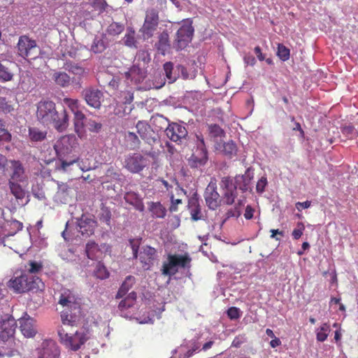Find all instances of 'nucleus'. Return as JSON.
<instances>
[{
  "label": "nucleus",
  "mask_w": 358,
  "mask_h": 358,
  "mask_svg": "<svg viewBox=\"0 0 358 358\" xmlns=\"http://www.w3.org/2000/svg\"><path fill=\"white\" fill-rule=\"evenodd\" d=\"M58 303L66 308L61 313L62 325L58 329L59 341L66 348L77 351L88 340V332L73 328L83 317L82 299L72 291L65 289L60 295Z\"/></svg>",
  "instance_id": "obj_1"
},
{
  "label": "nucleus",
  "mask_w": 358,
  "mask_h": 358,
  "mask_svg": "<svg viewBox=\"0 0 358 358\" xmlns=\"http://www.w3.org/2000/svg\"><path fill=\"white\" fill-rule=\"evenodd\" d=\"M36 115L39 122L47 127L52 126L58 132L64 131L69 127V115L66 110H57L56 103L52 101H40L36 104Z\"/></svg>",
  "instance_id": "obj_2"
},
{
  "label": "nucleus",
  "mask_w": 358,
  "mask_h": 358,
  "mask_svg": "<svg viewBox=\"0 0 358 358\" xmlns=\"http://www.w3.org/2000/svg\"><path fill=\"white\" fill-rule=\"evenodd\" d=\"M7 286L16 294L43 292L45 289V284L40 278L29 275L22 270L14 272L12 278L8 281Z\"/></svg>",
  "instance_id": "obj_3"
},
{
  "label": "nucleus",
  "mask_w": 358,
  "mask_h": 358,
  "mask_svg": "<svg viewBox=\"0 0 358 358\" xmlns=\"http://www.w3.org/2000/svg\"><path fill=\"white\" fill-rule=\"evenodd\" d=\"M76 144L73 135H65L57 141L54 149L59 161L57 169L67 171L68 168L77 162L78 157L75 154Z\"/></svg>",
  "instance_id": "obj_4"
},
{
  "label": "nucleus",
  "mask_w": 358,
  "mask_h": 358,
  "mask_svg": "<svg viewBox=\"0 0 358 358\" xmlns=\"http://www.w3.org/2000/svg\"><path fill=\"white\" fill-rule=\"evenodd\" d=\"M191 261L192 259L187 253L168 254L166 259L163 262L161 273L164 276L171 277L178 272L180 268H189Z\"/></svg>",
  "instance_id": "obj_5"
},
{
  "label": "nucleus",
  "mask_w": 358,
  "mask_h": 358,
  "mask_svg": "<svg viewBox=\"0 0 358 358\" xmlns=\"http://www.w3.org/2000/svg\"><path fill=\"white\" fill-rule=\"evenodd\" d=\"M17 55L25 59H35L40 53L36 41L27 35L20 36L17 43Z\"/></svg>",
  "instance_id": "obj_6"
},
{
  "label": "nucleus",
  "mask_w": 358,
  "mask_h": 358,
  "mask_svg": "<svg viewBox=\"0 0 358 358\" xmlns=\"http://www.w3.org/2000/svg\"><path fill=\"white\" fill-rule=\"evenodd\" d=\"M159 22V12L155 8H149L145 12L144 22L139 29L143 40H148L154 36Z\"/></svg>",
  "instance_id": "obj_7"
},
{
  "label": "nucleus",
  "mask_w": 358,
  "mask_h": 358,
  "mask_svg": "<svg viewBox=\"0 0 358 358\" xmlns=\"http://www.w3.org/2000/svg\"><path fill=\"white\" fill-rule=\"evenodd\" d=\"M17 327L15 318L10 315H4L0 319V341L7 342L9 347L15 345L13 336Z\"/></svg>",
  "instance_id": "obj_8"
},
{
  "label": "nucleus",
  "mask_w": 358,
  "mask_h": 358,
  "mask_svg": "<svg viewBox=\"0 0 358 358\" xmlns=\"http://www.w3.org/2000/svg\"><path fill=\"white\" fill-rule=\"evenodd\" d=\"M198 143L195 152L188 159V165L193 169L204 166L208 161V152L202 136H196Z\"/></svg>",
  "instance_id": "obj_9"
},
{
  "label": "nucleus",
  "mask_w": 358,
  "mask_h": 358,
  "mask_svg": "<svg viewBox=\"0 0 358 358\" xmlns=\"http://www.w3.org/2000/svg\"><path fill=\"white\" fill-rule=\"evenodd\" d=\"M64 102L68 104L74 113L75 131L80 138L87 136L86 126L84 123L85 115L78 110V101L71 99H64Z\"/></svg>",
  "instance_id": "obj_10"
},
{
  "label": "nucleus",
  "mask_w": 358,
  "mask_h": 358,
  "mask_svg": "<svg viewBox=\"0 0 358 358\" xmlns=\"http://www.w3.org/2000/svg\"><path fill=\"white\" fill-rule=\"evenodd\" d=\"M149 164V160L140 153L129 154L125 157L124 166L129 172L137 173Z\"/></svg>",
  "instance_id": "obj_11"
},
{
  "label": "nucleus",
  "mask_w": 358,
  "mask_h": 358,
  "mask_svg": "<svg viewBox=\"0 0 358 358\" xmlns=\"http://www.w3.org/2000/svg\"><path fill=\"white\" fill-rule=\"evenodd\" d=\"M9 164V173L8 182L27 183L28 176L23 164L20 160L10 159Z\"/></svg>",
  "instance_id": "obj_12"
},
{
  "label": "nucleus",
  "mask_w": 358,
  "mask_h": 358,
  "mask_svg": "<svg viewBox=\"0 0 358 358\" xmlns=\"http://www.w3.org/2000/svg\"><path fill=\"white\" fill-rule=\"evenodd\" d=\"M204 199L208 207L211 210H215L221 203L220 196L217 189V181L211 178L204 192Z\"/></svg>",
  "instance_id": "obj_13"
},
{
  "label": "nucleus",
  "mask_w": 358,
  "mask_h": 358,
  "mask_svg": "<svg viewBox=\"0 0 358 358\" xmlns=\"http://www.w3.org/2000/svg\"><path fill=\"white\" fill-rule=\"evenodd\" d=\"M194 33V28L190 23H184L178 30L176 38V48L177 50L184 49L191 41Z\"/></svg>",
  "instance_id": "obj_14"
},
{
  "label": "nucleus",
  "mask_w": 358,
  "mask_h": 358,
  "mask_svg": "<svg viewBox=\"0 0 358 358\" xmlns=\"http://www.w3.org/2000/svg\"><path fill=\"white\" fill-rule=\"evenodd\" d=\"M166 136L172 141L180 143L187 135L186 128L178 123H169L165 129Z\"/></svg>",
  "instance_id": "obj_15"
},
{
  "label": "nucleus",
  "mask_w": 358,
  "mask_h": 358,
  "mask_svg": "<svg viewBox=\"0 0 358 358\" xmlns=\"http://www.w3.org/2000/svg\"><path fill=\"white\" fill-rule=\"evenodd\" d=\"M136 131L140 138L151 145L156 142V134L151 126L144 120H139L136 124Z\"/></svg>",
  "instance_id": "obj_16"
},
{
  "label": "nucleus",
  "mask_w": 358,
  "mask_h": 358,
  "mask_svg": "<svg viewBox=\"0 0 358 358\" xmlns=\"http://www.w3.org/2000/svg\"><path fill=\"white\" fill-rule=\"evenodd\" d=\"M157 257V250L149 245L143 248L139 254V259L145 270H149L153 266Z\"/></svg>",
  "instance_id": "obj_17"
},
{
  "label": "nucleus",
  "mask_w": 358,
  "mask_h": 358,
  "mask_svg": "<svg viewBox=\"0 0 358 358\" xmlns=\"http://www.w3.org/2000/svg\"><path fill=\"white\" fill-rule=\"evenodd\" d=\"M20 329L22 334L27 338H32L36 334L34 321L32 318L22 317L19 320Z\"/></svg>",
  "instance_id": "obj_18"
},
{
  "label": "nucleus",
  "mask_w": 358,
  "mask_h": 358,
  "mask_svg": "<svg viewBox=\"0 0 358 358\" xmlns=\"http://www.w3.org/2000/svg\"><path fill=\"white\" fill-rule=\"evenodd\" d=\"M59 354L58 346L51 341L43 344L40 358H58Z\"/></svg>",
  "instance_id": "obj_19"
},
{
  "label": "nucleus",
  "mask_w": 358,
  "mask_h": 358,
  "mask_svg": "<svg viewBox=\"0 0 358 358\" xmlns=\"http://www.w3.org/2000/svg\"><path fill=\"white\" fill-rule=\"evenodd\" d=\"M188 209L192 220L198 221L203 218V215L201 213V207L198 199L192 197L189 200Z\"/></svg>",
  "instance_id": "obj_20"
},
{
  "label": "nucleus",
  "mask_w": 358,
  "mask_h": 358,
  "mask_svg": "<svg viewBox=\"0 0 358 358\" xmlns=\"http://www.w3.org/2000/svg\"><path fill=\"white\" fill-rule=\"evenodd\" d=\"M125 201L133 206L137 210L143 212L145 210V206L143 199L141 196L134 192H127L124 196Z\"/></svg>",
  "instance_id": "obj_21"
},
{
  "label": "nucleus",
  "mask_w": 358,
  "mask_h": 358,
  "mask_svg": "<svg viewBox=\"0 0 358 358\" xmlns=\"http://www.w3.org/2000/svg\"><path fill=\"white\" fill-rule=\"evenodd\" d=\"M71 188L66 184H61L58 186V190L55 194V199L57 202L67 203L71 200Z\"/></svg>",
  "instance_id": "obj_22"
},
{
  "label": "nucleus",
  "mask_w": 358,
  "mask_h": 358,
  "mask_svg": "<svg viewBox=\"0 0 358 358\" xmlns=\"http://www.w3.org/2000/svg\"><path fill=\"white\" fill-rule=\"evenodd\" d=\"M14 63L10 61L0 62V81L8 82L13 78V73L10 69V66H13Z\"/></svg>",
  "instance_id": "obj_23"
},
{
  "label": "nucleus",
  "mask_w": 358,
  "mask_h": 358,
  "mask_svg": "<svg viewBox=\"0 0 358 358\" xmlns=\"http://www.w3.org/2000/svg\"><path fill=\"white\" fill-rule=\"evenodd\" d=\"M148 210L153 218H164L166 215V208L158 201L148 203Z\"/></svg>",
  "instance_id": "obj_24"
},
{
  "label": "nucleus",
  "mask_w": 358,
  "mask_h": 358,
  "mask_svg": "<svg viewBox=\"0 0 358 358\" xmlns=\"http://www.w3.org/2000/svg\"><path fill=\"white\" fill-rule=\"evenodd\" d=\"M28 137L31 143H38L43 141L47 137V131L41 129L38 127H29L28 129Z\"/></svg>",
  "instance_id": "obj_25"
},
{
  "label": "nucleus",
  "mask_w": 358,
  "mask_h": 358,
  "mask_svg": "<svg viewBox=\"0 0 358 358\" xmlns=\"http://www.w3.org/2000/svg\"><path fill=\"white\" fill-rule=\"evenodd\" d=\"M216 149L222 151L225 155L229 157L235 156L237 153V147L233 141L224 143H218L216 145Z\"/></svg>",
  "instance_id": "obj_26"
},
{
  "label": "nucleus",
  "mask_w": 358,
  "mask_h": 358,
  "mask_svg": "<svg viewBox=\"0 0 358 358\" xmlns=\"http://www.w3.org/2000/svg\"><path fill=\"white\" fill-rule=\"evenodd\" d=\"M156 48L162 55H165L170 48L169 36L167 31H162L158 37V42L156 43Z\"/></svg>",
  "instance_id": "obj_27"
},
{
  "label": "nucleus",
  "mask_w": 358,
  "mask_h": 358,
  "mask_svg": "<svg viewBox=\"0 0 358 358\" xmlns=\"http://www.w3.org/2000/svg\"><path fill=\"white\" fill-rule=\"evenodd\" d=\"M77 227L78 232L80 233L83 238H87L89 236L90 217L88 215L83 214L81 217L78 220Z\"/></svg>",
  "instance_id": "obj_28"
},
{
  "label": "nucleus",
  "mask_w": 358,
  "mask_h": 358,
  "mask_svg": "<svg viewBox=\"0 0 358 358\" xmlns=\"http://www.w3.org/2000/svg\"><path fill=\"white\" fill-rule=\"evenodd\" d=\"M22 182H8L10 193L17 200H22L25 197L26 192L22 186Z\"/></svg>",
  "instance_id": "obj_29"
},
{
  "label": "nucleus",
  "mask_w": 358,
  "mask_h": 358,
  "mask_svg": "<svg viewBox=\"0 0 358 358\" xmlns=\"http://www.w3.org/2000/svg\"><path fill=\"white\" fill-rule=\"evenodd\" d=\"M52 78L57 85L62 87H68L71 81L70 76L62 71H55L52 74Z\"/></svg>",
  "instance_id": "obj_30"
},
{
  "label": "nucleus",
  "mask_w": 358,
  "mask_h": 358,
  "mask_svg": "<svg viewBox=\"0 0 358 358\" xmlns=\"http://www.w3.org/2000/svg\"><path fill=\"white\" fill-rule=\"evenodd\" d=\"M219 185L222 192H237V187L229 176L222 178Z\"/></svg>",
  "instance_id": "obj_31"
},
{
  "label": "nucleus",
  "mask_w": 358,
  "mask_h": 358,
  "mask_svg": "<svg viewBox=\"0 0 358 358\" xmlns=\"http://www.w3.org/2000/svg\"><path fill=\"white\" fill-rule=\"evenodd\" d=\"M43 264L42 262L29 260L25 265L26 273L29 275H36L42 271Z\"/></svg>",
  "instance_id": "obj_32"
},
{
  "label": "nucleus",
  "mask_w": 358,
  "mask_h": 358,
  "mask_svg": "<svg viewBox=\"0 0 358 358\" xmlns=\"http://www.w3.org/2000/svg\"><path fill=\"white\" fill-rule=\"evenodd\" d=\"M135 283V278L131 275H129L126 278L124 281L122 282V285L120 286L116 298H122L123 297L128 291L131 288V287Z\"/></svg>",
  "instance_id": "obj_33"
},
{
  "label": "nucleus",
  "mask_w": 358,
  "mask_h": 358,
  "mask_svg": "<svg viewBox=\"0 0 358 358\" xmlns=\"http://www.w3.org/2000/svg\"><path fill=\"white\" fill-rule=\"evenodd\" d=\"M125 140L132 150L138 149L141 146V140L138 136L134 132L128 131L125 135Z\"/></svg>",
  "instance_id": "obj_34"
},
{
  "label": "nucleus",
  "mask_w": 358,
  "mask_h": 358,
  "mask_svg": "<svg viewBox=\"0 0 358 358\" xmlns=\"http://www.w3.org/2000/svg\"><path fill=\"white\" fill-rule=\"evenodd\" d=\"M331 331L328 323H323L320 328L316 330V339L317 341L324 342L327 340Z\"/></svg>",
  "instance_id": "obj_35"
},
{
  "label": "nucleus",
  "mask_w": 358,
  "mask_h": 358,
  "mask_svg": "<svg viewBox=\"0 0 358 358\" xmlns=\"http://www.w3.org/2000/svg\"><path fill=\"white\" fill-rule=\"evenodd\" d=\"M64 68L65 70L75 75L80 76L85 72V69L81 66L73 63L71 61H67L64 63Z\"/></svg>",
  "instance_id": "obj_36"
},
{
  "label": "nucleus",
  "mask_w": 358,
  "mask_h": 358,
  "mask_svg": "<svg viewBox=\"0 0 358 358\" xmlns=\"http://www.w3.org/2000/svg\"><path fill=\"white\" fill-rule=\"evenodd\" d=\"M91 6L92 7V12L96 15H100L106 10L108 4L105 0H91Z\"/></svg>",
  "instance_id": "obj_37"
},
{
  "label": "nucleus",
  "mask_w": 358,
  "mask_h": 358,
  "mask_svg": "<svg viewBox=\"0 0 358 358\" xmlns=\"http://www.w3.org/2000/svg\"><path fill=\"white\" fill-rule=\"evenodd\" d=\"M124 44L129 48H137V41L135 38V31L133 29L128 30L124 37Z\"/></svg>",
  "instance_id": "obj_38"
},
{
  "label": "nucleus",
  "mask_w": 358,
  "mask_h": 358,
  "mask_svg": "<svg viewBox=\"0 0 358 358\" xmlns=\"http://www.w3.org/2000/svg\"><path fill=\"white\" fill-rule=\"evenodd\" d=\"M97 218L101 222L106 223L109 226L111 218V213L110 210L106 207L102 206L97 214Z\"/></svg>",
  "instance_id": "obj_39"
},
{
  "label": "nucleus",
  "mask_w": 358,
  "mask_h": 358,
  "mask_svg": "<svg viewBox=\"0 0 358 358\" xmlns=\"http://www.w3.org/2000/svg\"><path fill=\"white\" fill-rule=\"evenodd\" d=\"M124 29L123 24L113 22L107 28V33L111 36H117Z\"/></svg>",
  "instance_id": "obj_40"
},
{
  "label": "nucleus",
  "mask_w": 358,
  "mask_h": 358,
  "mask_svg": "<svg viewBox=\"0 0 358 358\" xmlns=\"http://www.w3.org/2000/svg\"><path fill=\"white\" fill-rule=\"evenodd\" d=\"M94 275L97 278L103 280L108 278L109 272L108 271L106 268L102 264H101V262H99L96 266V268L94 271Z\"/></svg>",
  "instance_id": "obj_41"
},
{
  "label": "nucleus",
  "mask_w": 358,
  "mask_h": 358,
  "mask_svg": "<svg viewBox=\"0 0 358 358\" xmlns=\"http://www.w3.org/2000/svg\"><path fill=\"white\" fill-rule=\"evenodd\" d=\"M164 70L169 82L173 83L176 80V76L173 73V64L171 62H166L164 64Z\"/></svg>",
  "instance_id": "obj_42"
},
{
  "label": "nucleus",
  "mask_w": 358,
  "mask_h": 358,
  "mask_svg": "<svg viewBox=\"0 0 358 358\" xmlns=\"http://www.w3.org/2000/svg\"><path fill=\"white\" fill-rule=\"evenodd\" d=\"M277 55L283 62L287 61L289 59L290 50L283 44L279 43L278 45Z\"/></svg>",
  "instance_id": "obj_43"
},
{
  "label": "nucleus",
  "mask_w": 358,
  "mask_h": 358,
  "mask_svg": "<svg viewBox=\"0 0 358 358\" xmlns=\"http://www.w3.org/2000/svg\"><path fill=\"white\" fill-rule=\"evenodd\" d=\"M242 206V201H238L237 203H236L234 209H229L227 210L226 215L227 218L229 217H238L241 214V207Z\"/></svg>",
  "instance_id": "obj_44"
},
{
  "label": "nucleus",
  "mask_w": 358,
  "mask_h": 358,
  "mask_svg": "<svg viewBox=\"0 0 358 358\" xmlns=\"http://www.w3.org/2000/svg\"><path fill=\"white\" fill-rule=\"evenodd\" d=\"M141 239H129V244L133 252L134 258L136 259L138 255V249L141 244Z\"/></svg>",
  "instance_id": "obj_45"
},
{
  "label": "nucleus",
  "mask_w": 358,
  "mask_h": 358,
  "mask_svg": "<svg viewBox=\"0 0 358 358\" xmlns=\"http://www.w3.org/2000/svg\"><path fill=\"white\" fill-rule=\"evenodd\" d=\"M106 48L105 44L102 40H94L93 45L91 46V49L95 53L101 52Z\"/></svg>",
  "instance_id": "obj_46"
},
{
  "label": "nucleus",
  "mask_w": 358,
  "mask_h": 358,
  "mask_svg": "<svg viewBox=\"0 0 358 358\" xmlns=\"http://www.w3.org/2000/svg\"><path fill=\"white\" fill-rule=\"evenodd\" d=\"M210 134L214 137L221 136L224 134L222 129L217 124H210L208 127Z\"/></svg>",
  "instance_id": "obj_47"
},
{
  "label": "nucleus",
  "mask_w": 358,
  "mask_h": 358,
  "mask_svg": "<svg viewBox=\"0 0 358 358\" xmlns=\"http://www.w3.org/2000/svg\"><path fill=\"white\" fill-rule=\"evenodd\" d=\"M100 95L99 92L94 93L91 92V107L99 108L101 106Z\"/></svg>",
  "instance_id": "obj_48"
},
{
  "label": "nucleus",
  "mask_w": 358,
  "mask_h": 358,
  "mask_svg": "<svg viewBox=\"0 0 358 358\" xmlns=\"http://www.w3.org/2000/svg\"><path fill=\"white\" fill-rule=\"evenodd\" d=\"M13 108L8 103L6 99L4 97H0V110L8 113L13 110Z\"/></svg>",
  "instance_id": "obj_49"
},
{
  "label": "nucleus",
  "mask_w": 358,
  "mask_h": 358,
  "mask_svg": "<svg viewBox=\"0 0 358 358\" xmlns=\"http://www.w3.org/2000/svg\"><path fill=\"white\" fill-rule=\"evenodd\" d=\"M237 196V192H223V200L227 205H231L234 203L235 198Z\"/></svg>",
  "instance_id": "obj_50"
},
{
  "label": "nucleus",
  "mask_w": 358,
  "mask_h": 358,
  "mask_svg": "<svg viewBox=\"0 0 358 358\" xmlns=\"http://www.w3.org/2000/svg\"><path fill=\"white\" fill-rule=\"evenodd\" d=\"M227 316L231 320H236L241 317V310L238 308L231 307L227 310Z\"/></svg>",
  "instance_id": "obj_51"
},
{
  "label": "nucleus",
  "mask_w": 358,
  "mask_h": 358,
  "mask_svg": "<svg viewBox=\"0 0 358 358\" xmlns=\"http://www.w3.org/2000/svg\"><path fill=\"white\" fill-rule=\"evenodd\" d=\"M267 178L265 176H262L257 182V192L259 194L263 193L265 190V187L267 185Z\"/></svg>",
  "instance_id": "obj_52"
},
{
  "label": "nucleus",
  "mask_w": 358,
  "mask_h": 358,
  "mask_svg": "<svg viewBox=\"0 0 358 358\" xmlns=\"http://www.w3.org/2000/svg\"><path fill=\"white\" fill-rule=\"evenodd\" d=\"M171 204L169 208L171 212H176L178 210V205L182 203V200L180 199H174L173 195L171 196Z\"/></svg>",
  "instance_id": "obj_53"
},
{
  "label": "nucleus",
  "mask_w": 358,
  "mask_h": 358,
  "mask_svg": "<svg viewBox=\"0 0 358 358\" xmlns=\"http://www.w3.org/2000/svg\"><path fill=\"white\" fill-rule=\"evenodd\" d=\"M132 306H133L129 302V299H127V298H124V299H122L120 302L118 308H119L120 310H126V309H127L129 308H131Z\"/></svg>",
  "instance_id": "obj_54"
},
{
  "label": "nucleus",
  "mask_w": 358,
  "mask_h": 358,
  "mask_svg": "<svg viewBox=\"0 0 358 358\" xmlns=\"http://www.w3.org/2000/svg\"><path fill=\"white\" fill-rule=\"evenodd\" d=\"M0 134V143L1 142H10L11 141L12 136L11 134L8 131V130H4L1 132Z\"/></svg>",
  "instance_id": "obj_55"
},
{
  "label": "nucleus",
  "mask_w": 358,
  "mask_h": 358,
  "mask_svg": "<svg viewBox=\"0 0 358 358\" xmlns=\"http://www.w3.org/2000/svg\"><path fill=\"white\" fill-rule=\"evenodd\" d=\"M244 343V336H238L234 338L232 341L231 346L235 348H240L241 345Z\"/></svg>",
  "instance_id": "obj_56"
},
{
  "label": "nucleus",
  "mask_w": 358,
  "mask_h": 358,
  "mask_svg": "<svg viewBox=\"0 0 358 358\" xmlns=\"http://www.w3.org/2000/svg\"><path fill=\"white\" fill-rule=\"evenodd\" d=\"M301 226L299 229H294L292 231V236L294 239H299L303 234V231L304 230V226L303 224H299Z\"/></svg>",
  "instance_id": "obj_57"
},
{
  "label": "nucleus",
  "mask_w": 358,
  "mask_h": 358,
  "mask_svg": "<svg viewBox=\"0 0 358 358\" xmlns=\"http://www.w3.org/2000/svg\"><path fill=\"white\" fill-rule=\"evenodd\" d=\"M9 160L2 154H0V171H3L5 172V168L6 165L8 164ZM6 175V173H4Z\"/></svg>",
  "instance_id": "obj_58"
},
{
  "label": "nucleus",
  "mask_w": 358,
  "mask_h": 358,
  "mask_svg": "<svg viewBox=\"0 0 358 358\" xmlns=\"http://www.w3.org/2000/svg\"><path fill=\"white\" fill-rule=\"evenodd\" d=\"M244 62L246 65L254 66L256 63V59L254 56L247 55L243 58Z\"/></svg>",
  "instance_id": "obj_59"
},
{
  "label": "nucleus",
  "mask_w": 358,
  "mask_h": 358,
  "mask_svg": "<svg viewBox=\"0 0 358 358\" xmlns=\"http://www.w3.org/2000/svg\"><path fill=\"white\" fill-rule=\"evenodd\" d=\"M310 205H311V202L309 201H306L304 202H297L296 203V207L297 210L300 211L301 210V208H308L310 206Z\"/></svg>",
  "instance_id": "obj_60"
},
{
  "label": "nucleus",
  "mask_w": 358,
  "mask_h": 358,
  "mask_svg": "<svg viewBox=\"0 0 358 358\" xmlns=\"http://www.w3.org/2000/svg\"><path fill=\"white\" fill-rule=\"evenodd\" d=\"M138 56V59H140L141 58L145 63H147L150 60V55L146 51L139 52Z\"/></svg>",
  "instance_id": "obj_61"
},
{
  "label": "nucleus",
  "mask_w": 358,
  "mask_h": 358,
  "mask_svg": "<svg viewBox=\"0 0 358 358\" xmlns=\"http://www.w3.org/2000/svg\"><path fill=\"white\" fill-rule=\"evenodd\" d=\"M355 131V127L352 125L345 126L343 128V134L345 135H352Z\"/></svg>",
  "instance_id": "obj_62"
},
{
  "label": "nucleus",
  "mask_w": 358,
  "mask_h": 358,
  "mask_svg": "<svg viewBox=\"0 0 358 358\" xmlns=\"http://www.w3.org/2000/svg\"><path fill=\"white\" fill-rule=\"evenodd\" d=\"M254 51L259 61H264L265 59V57L262 54L261 48L259 46H256L254 49Z\"/></svg>",
  "instance_id": "obj_63"
},
{
  "label": "nucleus",
  "mask_w": 358,
  "mask_h": 358,
  "mask_svg": "<svg viewBox=\"0 0 358 358\" xmlns=\"http://www.w3.org/2000/svg\"><path fill=\"white\" fill-rule=\"evenodd\" d=\"M244 217L246 220H250L253 217V209L250 206L246 207Z\"/></svg>",
  "instance_id": "obj_64"
}]
</instances>
